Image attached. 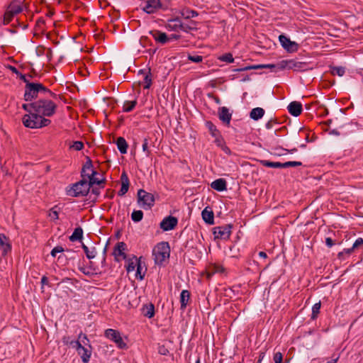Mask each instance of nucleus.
<instances>
[{
    "label": "nucleus",
    "instance_id": "nucleus-25",
    "mask_svg": "<svg viewBox=\"0 0 363 363\" xmlns=\"http://www.w3.org/2000/svg\"><path fill=\"white\" fill-rule=\"evenodd\" d=\"M190 299V292L188 290H182L180 294L181 309L184 310Z\"/></svg>",
    "mask_w": 363,
    "mask_h": 363
},
{
    "label": "nucleus",
    "instance_id": "nucleus-29",
    "mask_svg": "<svg viewBox=\"0 0 363 363\" xmlns=\"http://www.w3.org/2000/svg\"><path fill=\"white\" fill-rule=\"evenodd\" d=\"M92 168H93L92 161L89 157H87L86 161L84 164L82 171H81V177H82V179H84V178L86 179V177H87L86 171H91V169Z\"/></svg>",
    "mask_w": 363,
    "mask_h": 363
},
{
    "label": "nucleus",
    "instance_id": "nucleus-14",
    "mask_svg": "<svg viewBox=\"0 0 363 363\" xmlns=\"http://www.w3.org/2000/svg\"><path fill=\"white\" fill-rule=\"evenodd\" d=\"M218 116L223 124L227 125H230L232 118V113L230 112L229 109L227 107L222 106L218 108Z\"/></svg>",
    "mask_w": 363,
    "mask_h": 363
},
{
    "label": "nucleus",
    "instance_id": "nucleus-16",
    "mask_svg": "<svg viewBox=\"0 0 363 363\" xmlns=\"http://www.w3.org/2000/svg\"><path fill=\"white\" fill-rule=\"evenodd\" d=\"M172 22L174 23V27L175 28H179L180 30L186 33H188L191 30L196 29V22L195 21H191L189 24H186L182 23L178 19H174L172 21Z\"/></svg>",
    "mask_w": 363,
    "mask_h": 363
},
{
    "label": "nucleus",
    "instance_id": "nucleus-43",
    "mask_svg": "<svg viewBox=\"0 0 363 363\" xmlns=\"http://www.w3.org/2000/svg\"><path fill=\"white\" fill-rule=\"evenodd\" d=\"M182 16L186 19H189L197 16L198 13L196 11L187 9L182 12Z\"/></svg>",
    "mask_w": 363,
    "mask_h": 363
},
{
    "label": "nucleus",
    "instance_id": "nucleus-11",
    "mask_svg": "<svg viewBox=\"0 0 363 363\" xmlns=\"http://www.w3.org/2000/svg\"><path fill=\"white\" fill-rule=\"evenodd\" d=\"M38 89L37 83H28L25 86L24 99L30 101L38 96Z\"/></svg>",
    "mask_w": 363,
    "mask_h": 363
},
{
    "label": "nucleus",
    "instance_id": "nucleus-57",
    "mask_svg": "<svg viewBox=\"0 0 363 363\" xmlns=\"http://www.w3.org/2000/svg\"><path fill=\"white\" fill-rule=\"evenodd\" d=\"M354 248H353V247H352L351 248L344 249L342 252H339L338 257H341L344 253L347 255H350L354 251Z\"/></svg>",
    "mask_w": 363,
    "mask_h": 363
},
{
    "label": "nucleus",
    "instance_id": "nucleus-61",
    "mask_svg": "<svg viewBox=\"0 0 363 363\" xmlns=\"http://www.w3.org/2000/svg\"><path fill=\"white\" fill-rule=\"evenodd\" d=\"M220 149L225 152L226 153L227 155H230L232 154V152L231 150H230V148L226 145V144L225 143L221 147Z\"/></svg>",
    "mask_w": 363,
    "mask_h": 363
},
{
    "label": "nucleus",
    "instance_id": "nucleus-35",
    "mask_svg": "<svg viewBox=\"0 0 363 363\" xmlns=\"http://www.w3.org/2000/svg\"><path fill=\"white\" fill-rule=\"evenodd\" d=\"M260 163L267 167L283 168V163L279 162H270L268 160H261Z\"/></svg>",
    "mask_w": 363,
    "mask_h": 363
},
{
    "label": "nucleus",
    "instance_id": "nucleus-60",
    "mask_svg": "<svg viewBox=\"0 0 363 363\" xmlns=\"http://www.w3.org/2000/svg\"><path fill=\"white\" fill-rule=\"evenodd\" d=\"M208 97L212 98L217 104H220L221 103L220 99L218 96H215L213 94H208Z\"/></svg>",
    "mask_w": 363,
    "mask_h": 363
},
{
    "label": "nucleus",
    "instance_id": "nucleus-1",
    "mask_svg": "<svg viewBox=\"0 0 363 363\" xmlns=\"http://www.w3.org/2000/svg\"><path fill=\"white\" fill-rule=\"evenodd\" d=\"M51 123L50 119L44 118L37 112L26 114L23 117V125L30 128H40L48 126Z\"/></svg>",
    "mask_w": 363,
    "mask_h": 363
},
{
    "label": "nucleus",
    "instance_id": "nucleus-46",
    "mask_svg": "<svg viewBox=\"0 0 363 363\" xmlns=\"http://www.w3.org/2000/svg\"><path fill=\"white\" fill-rule=\"evenodd\" d=\"M62 340L65 345H71L74 348L76 347V340H72L69 336H64Z\"/></svg>",
    "mask_w": 363,
    "mask_h": 363
},
{
    "label": "nucleus",
    "instance_id": "nucleus-33",
    "mask_svg": "<svg viewBox=\"0 0 363 363\" xmlns=\"http://www.w3.org/2000/svg\"><path fill=\"white\" fill-rule=\"evenodd\" d=\"M206 126L208 129L212 137L215 138L220 134L216 126L211 121H206Z\"/></svg>",
    "mask_w": 363,
    "mask_h": 363
},
{
    "label": "nucleus",
    "instance_id": "nucleus-44",
    "mask_svg": "<svg viewBox=\"0 0 363 363\" xmlns=\"http://www.w3.org/2000/svg\"><path fill=\"white\" fill-rule=\"evenodd\" d=\"M320 302L315 303L312 307L311 319L314 320L317 318L320 309Z\"/></svg>",
    "mask_w": 363,
    "mask_h": 363
},
{
    "label": "nucleus",
    "instance_id": "nucleus-20",
    "mask_svg": "<svg viewBox=\"0 0 363 363\" xmlns=\"http://www.w3.org/2000/svg\"><path fill=\"white\" fill-rule=\"evenodd\" d=\"M126 250V244L123 242H119L114 247L113 255L117 259L118 257H122L123 259L126 257L124 251Z\"/></svg>",
    "mask_w": 363,
    "mask_h": 363
},
{
    "label": "nucleus",
    "instance_id": "nucleus-58",
    "mask_svg": "<svg viewBox=\"0 0 363 363\" xmlns=\"http://www.w3.org/2000/svg\"><path fill=\"white\" fill-rule=\"evenodd\" d=\"M362 245H363V238H357V239L355 240V242H354V244H353L352 247H353V248H354V249H355V248H357V247H358L361 246Z\"/></svg>",
    "mask_w": 363,
    "mask_h": 363
},
{
    "label": "nucleus",
    "instance_id": "nucleus-36",
    "mask_svg": "<svg viewBox=\"0 0 363 363\" xmlns=\"http://www.w3.org/2000/svg\"><path fill=\"white\" fill-rule=\"evenodd\" d=\"M138 263L139 259H138L136 257H134L133 259H130L126 267L128 272L134 271Z\"/></svg>",
    "mask_w": 363,
    "mask_h": 363
},
{
    "label": "nucleus",
    "instance_id": "nucleus-2",
    "mask_svg": "<svg viewBox=\"0 0 363 363\" xmlns=\"http://www.w3.org/2000/svg\"><path fill=\"white\" fill-rule=\"evenodd\" d=\"M90 189V184H89L88 180L84 178L70 186L67 189V194L72 197L84 196L89 194Z\"/></svg>",
    "mask_w": 363,
    "mask_h": 363
},
{
    "label": "nucleus",
    "instance_id": "nucleus-55",
    "mask_svg": "<svg viewBox=\"0 0 363 363\" xmlns=\"http://www.w3.org/2000/svg\"><path fill=\"white\" fill-rule=\"evenodd\" d=\"M64 251V248L62 246H56L51 251V255L52 257H55L56 255L59 252H62Z\"/></svg>",
    "mask_w": 363,
    "mask_h": 363
},
{
    "label": "nucleus",
    "instance_id": "nucleus-19",
    "mask_svg": "<svg viewBox=\"0 0 363 363\" xmlns=\"http://www.w3.org/2000/svg\"><path fill=\"white\" fill-rule=\"evenodd\" d=\"M288 111L294 116H298L302 112V104L298 101H292L288 106Z\"/></svg>",
    "mask_w": 363,
    "mask_h": 363
},
{
    "label": "nucleus",
    "instance_id": "nucleus-62",
    "mask_svg": "<svg viewBox=\"0 0 363 363\" xmlns=\"http://www.w3.org/2000/svg\"><path fill=\"white\" fill-rule=\"evenodd\" d=\"M91 174L87 173L86 178L90 180V178H95L96 175L98 174L96 170H94L93 168L91 169Z\"/></svg>",
    "mask_w": 363,
    "mask_h": 363
},
{
    "label": "nucleus",
    "instance_id": "nucleus-63",
    "mask_svg": "<svg viewBox=\"0 0 363 363\" xmlns=\"http://www.w3.org/2000/svg\"><path fill=\"white\" fill-rule=\"evenodd\" d=\"M42 286H43L44 285H48L49 286H50V283H49V281H48V279L46 276H43L42 278H41V281H40Z\"/></svg>",
    "mask_w": 363,
    "mask_h": 363
},
{
    "label": "nucleus",
    "instance_id": "nucleus-56",
    "mask_svg": "<svg viewBox=\"0 0 363 363\" xmlns=\"http://www.w3.org/2000/svg\"><path fill=\"white\" fill-rule=\"evenodd\" d=\"M158 352L162 355H167L169 352L164 345H160L158 347Z\"/></svg>",
    "mask_w": 363,
    "mask_h": 363
},
{
    "label": "nucleus",
    "instance_id": "nucleus-7",
    "mask_svg": "<svg viewBox=\"0 0 363 363\" xmlns=\"http://www.w3.org/2000/svg\"><path fill=\"white\" fill-rule=\"evenodd\" d=\"M280 67L283 68V70L289 69L296 72H304L309 69L308 63L295 60H281Z\"/></svg>",
    "mask_w": 363,
    "mask_h": 363
},
{
    "label": "nucleus",
    "instance_id": "nucleus-42",
    "mask_svg": "<svg viewBox=\"0 0 363 363\" xmlns=\"http://www.w3.org/2000/svg\"><path fill=\"white\" fill-rule=\"evenodd\" d=\"M280 67L281 61L277 64H264V69H270L272 72H274L283 70V68H281Z\"/></svg>",
    "mask_w": 363,
    "mask_h": 363
},
{
    "label": "nucleus",
    "instance_id": "nucleus-10",
    "mask_svg": "<svg viewBox=\"0 0 363 363\" xmlns=\"http://www.w3.org/2000/svg\"><path fill=\"white\" fill-rule=\"evenodd\" d=\"M279 40L281 46L289 52H296L298 49V44L291 41L288 37L281 34L279 36Z\"/></svg>",
    "mask_w": 363,
    "mask_h": 363
},
{
    "label": "nucleus",
    "instance_id": "nucleus-32",
    "mask_svg": "<svg viewBox=\"0 0 363 363\" xmlns=\"http://www.w3.org/2000/svg\"><path fill=\"white\" fill-rule=\"evenodd\" d=\"M17 15V13H13V11L9 9L8 7L6 9V11L4 14L3 18V23L4 25L9 24L13 18V17Z\"/></svg>",
    "mask_w": 363,
    "mask_h": 363
},
{
    "label": "nucleus",
    "instance_id": "nucleus-50",
    "mask_svg": "<svg viewBox=\"0 0 363 363\" xmlns=\"http://www.w3.org/2000/svg\"><path fill=\"white\" fill-rule=\"evenodd\" d=\"M214 138H215L214 143L219 147H221L225 143V142L223 138L222 137L221 134H220L219 135L215 137Z\"/></svg>",
    "mask_w": 363,
    "mask_h": 363
},
{
    "label": "nucleus",
    "instance_id": "nucleus-28",
    "mask_svg": "<svg viewBox=\"0 0 363 363\" xmlns=\"http://www.w3.org/2000/svg\"><path fill=\"white\" fill-rule=\"evenodd\" d=\"M264 114V110L262 108H255L250 111V116L255 121L262 118Z\"/></svg>",
    "mask_w": 363,
    "mask_h": 363
},
{
    "label": "nucleus",
    "instance_id": "nucleus-59",
    "mask_svg": "<svg viewBox=\"0 0 363 363\" xmlns=\"http://www.w3.org/2000/svg\"><path fill=\"white\" fill-rule=\"evenodd\" d=\"M37 86H38V93L40 91H43V92L48 93L49 91V89H48L43 84H42L40 83H37Z\"/></svg>",
    "mask_w": 363,
    "mask_h": 363
},
{
    "label": "nucleus",
    "instance_id": "nucleus-45",
    "mask_svg": "<svg viewBox=\"0 0 363 363\" xmlns=\"http://www.w3.org/2000/svg\"><path fill=\"white\" fill-rule=\"evenodd\" d=\"M218 60L223 62L231 63L233 62L234 58L233 57V55L231 53H225V55H221L218 57Z\"/></svg>",
    "mask_w": 363,
    "mask_h": 363
},
{
    "label": "nucleus",
    "instance_id": "nucleus-23",
    "mask_svg": "<svg viewBox=\"0 0 363 363\" xmlns=\"http://www.w3.org/2000/svg\"><path fill=\"white\" fill-rule=\"evenodd\" d=\"M7 7L14 13H20L23 11L22 2L20 0H12Z\"/></svg>",
    "mask_w": 363,
    "mask_h": 363
},
{
    "label": "nucleus",
    "instance_id": "nucleus-34",
    "mask_svg": "<svg viewBox=\"0 0 363 363\" xmlns=\"http://www.w3.org/2000/svg\"><path fill=\"white\" fill-rule=\"evenodd\" d=\"M76 342H79L82 345L89 347L91 348L89 340L88 339L86 335L84 334L82 332L78 335V338L76 340Z\"/></svg>",
    "mask_w": 363,
    "mask_h": 363
},
{
    "label": "nucleus",
    "instance_id": "nucleus-53",
    "mask_svg": "<svg viewBox=\"0 0 363 363\" xmlns=\"http://www.w3.org/2000/svg\"><path fill=\"white\" fill-rule=\"evenodd\" d=\"M55 208L56 206L51 208L49 213V216L54 220L59 218V213L58 211L55 210Z\"/></svg>",
    "mask_w": 363,
    "mask_h": 363
},
{
    "label": "nucleus",
    "instance_id": "nucleus-8",
    "mask_svg": "<svg viewBox=\"0 0 363 363\" xmlns=\"http://www.w3.org/2000/svg\"><path fill=\"white\" fill-rule=\"evenodd\" d=\"M232 227L231 224L215 227L213 232L215 239L228 240L230 236Z\"/></svg>",
    "mask_w": 363,
    "mask_h": 363
},
{
    "label": "nucleus",
    "instance_id": "nucleus-51",
    "mask_svg": "<svg viewBox=\"0 0 363 363\" xmlns=\"http://www.w3.org/2000/svg\"><path fill=\"white\" fill-rule=\"evenodd\" d=\"M188 60L191 61V62H193L199 63V62H202L203 57L201 56V55H189Z\"/></svg>",
    "mask_w": 363,
    "mask_h": 363
},
{
    "label": "nucleus",
    "instance_id": "nucleus-30",
    "mask_svg": "<svg viewBox=\"0 0 363 363\" xmlns=\"http://www.w3.org/2000/svg\"><path fill=\"white\" fill-rule=\"evenodd\" d=\"M141 258L142 257L139 258V263L138 264V265L136 267L137 269H136V274H135L136 278L140 280H143L144 279L146 271H147L146 267H145V269H143V267L142 266Z\"/></svg>",
    "mask_w": 363,
    "mask_h": 363
},
{
    "label": "nucleus",
    "instance_id": "nucleus-37",
    "mask_svg": "<svg viewBox=\"0 0 363 363\" xmlns=\"http://www.w3.org/2000/svg\"><path fill=\"white\" fill-rule=\"evenodd\" d=\"M136 104H137L136 100L126 101L123 104V111L124 112H130L135 107Z\"/></svg>",
    "mask_w": 363,
    "mask_h": 363
},
{
    "label": "nucleus",
    "instance_id": "nucleus-49",
    "mask_svg": "<svg viewBox=\"0 0 363 363\" xmlns=\"http://www.w3.org/2000/svg\"><path fill=\"white\" fill-rule=\"evenodd\" d=\"M84 147V143L82 141H75L72 144V145L70 146V148L74 149V150L79 151L82 150Z\"/></svg>",
    "mask_w": 363,
    "mask_h": 363
},
{
    "label": "nucleus",
    "instance_id": "nucleus-31",
    "mask_svg": "<svg viewBox=\"0 0 363 363\" xmlns=\"http://www.w3.org/2000/svg\"><path fill=\"white\" fill-rule=\"evenodd\" d=\"M83 238V230L81 227L76 228L69 237V240L72 242H74L77 240H81Z\"/></svg>",
    "mask_w": 363,
    "mask_h": 363
},
{
    "label": "nucleus",
    "instance_id": "nucleus-4",
    "mask_svg": "<svg viewBox=\"0 0 363 363\" xmlns=\"http://www.w3.org/2000/svg\"><path fill=\"white\" fill-rule=\"evenodd\" d=\"M57 105L52 101L40 99L35 101V112L43 116L51 117L55 113Z\"/></svg>",
    "mask_w": 363,
    "mask_h": 363
},
{
    "label": "nucleus",
    "instance_id": "nucleus-38",
    "mask_svg": "<svg viewBox=\"0 0 363 363\" xmlns=\"http://www.w3.org/2000/svg\"><path fill=\"white\" fill-rule=\"evenodd\" d=\"M82 249L88 259H93L95 257V256L96 255V251L95 247H93L91 250H89L86 245H85L84 244H82Z\"/></svg>",
    "mask_w": 363,
    "mask_h": 363
},
{
    "label": "nucleus",
    "instance_id": "nucleus-6",
    "mask_svg": "<svg viewBox=\"0 0 363 363\" xmlns=\"http://www.w3.org/2000/svg\"><path fill=\"white\" fill-rule=\"evenodd\" d=\"M155 196L152 194L139 189L138 191V202L146 210L151 209L155 204Z\"/></svg>",
    "mask_w": 363,
    "mask_h": 363
},
{
    "label": "nucleus",
    "instance_id": "nucleus-12",
    "mask_svg": "<svg viewBox=\"0 0 363 363\" xmlns=\"http://www.w3.org/2000/svg\"><path fill=\"white\" fill-rule=\"evenodd\" d=\"M75 349L78 354L81 357L83 363H89L91 355V347L82 345L79 342H76Z\"/></svg>",
    "mask_w": 363,
    "mask_h": 363
},
{
    "label": "nucleus",
    "instance_id": "nucleus-13",
    "mask_svg": "<svg viewBox=\"0 0 363 363\" xmlns=\"http://www.w3.org/2000/svg\"><path fill=\"white\" fill-rule=\"evenodd\" d=\"M178 220L176 217L169 216L165 217L160 223V227L164 231L173 230L177 225Z\"/></svg>",
    "mask_w": 363,
    "mask_h": 363
},
{
    "label": "nucleus",
    "instance_id": "nucleus-27",
    "mask_svg": "<svg viewBox=\"0 0 363 363\" xmlns=\"http://www.w3.org/2000/svg\"><path fill=\"white\" fill-rule=\"evenodd\" d=\"M142 313L144 316L151 318L155 315V306L152 303L145 305L142 308Z\"/></svg>",
    "mask_w": 363,
    "mask_h": 363
},
{
    "label": "nucleus",
    "instance_id": "nucleus-22",
    "mask_svg": "<svg viewBox=\"0 0 363 363\" xmlns=\"http://www.w3.org/2000/svg\"><path fill=\"white\" fill-rule=\"evenodd\" d=\"M203 220L209 225H213L214 223V213L213 211L208 210V207L205 208L202 213Z\"/></svg>",
    "mask_w": 363,
    "mask_h": 363
},
{
    "label": "nucleus",
    "instance_id": "nucleus-52",
    "mask_svg": "<svg viewBox=\"0 0 363 363\" xmlns=\"http://www.w3.org/2000/svg\"><path fill=\"white\" fill-rule=\"evenodd\" d=\"M148 145H149L148 139L145 138L143 140V150L146 153L147 156H149L150 155V151L149 150Z\"/></svg>",
    "mask_w": 363,
    "mask_h": 363
},
{
    "label": "nucleus",
    "instance_id": "nucleus-5",
    "mask_svg": "<svg viewBox=\"0 0 363 363\" xmlns=\"http://www.w3.org/2000/svg\"><path fill=\"white\" fill-rule=\"evenodd\" d=\"M141 9L147 14H154L162 10L167 9V4L165 0H146L144 6H140Z\"/></svg>",
    "mask_w": 363,
    "mask_h": 363
},
{
    "label": "nucleus",
    "instance_id": "nucleus-26",
    "mask_svg": "<svg viewBox=\"0 0 363 363\" xmlns=\"http://www.w3.org/2000/svg\"><path fill=\"white\" fill-rule=\"evenodd\" d=\"M116 145H117V147H118L119 152L121 154L127 153L128 145L124 138H123V137L118 138L117 140H116Z\"/></svg>",
    "mask_w": 363,
    "mask_h": 363
},
{
    "label": "nucleus",
    "instance_id": "nucleus-39",
    "mask_svg": "<svg viewBox=\"0 0 363 363\" xmlns=\"http://www.w3.org/2000/svg\"><path fill=\"white\" fill-rule=\"evenodd\" d=\"M330 69V72L333 75L342 77L345 73V68L343 67H331Z\"/></svg>",
    "mask_w": 363,
    "mask_h": 363
},
{
    "label": "nucleus",
    "instance_id": "nucleus-48",
    "mask_svg": "<svg viewBox=\"0 0 363 363\" xmlns=\"http://www.w3.org/2000/svg\"><path fill=\"white\" fill-rule=\"evenodd\" d=\"M22 108L29 113H33L35 111V102L30 104H23Z\"/></svg>",
    "mask_w": 363,
    "mask_h": 363
},
{
    "label": "nucleus",
    "instance_id": "nucleus-40",
    "mask_svg": "<svg viewBox=\"0 0 363 363\" xmlns=\"http://www.w3.org/2000/svg\"><path fill=\"white\" fill-rule=\"evenodd\" d=\"M106 182V179H99L98 178H90V180H88L89 184H90V188H91L94 184H97L101 186V188H104V184Z\"/></svg>",
    "mask_w": 363,
    "mask_h": 363
},
{
    "label": "nucleus",
    "instance_id": "nucleus-21",
    "mask_svg": "<svg viewBox=\"0 0 363 363\" xmlns=\"http://www.w3.org/2000/svg\"><path fill=\"white\" fill-rule=\"evenodd\" d=\"M211 186L218 191H223L227 189V182L224 179H218L211 183Z\"/></svg>",
    "mask_w": 363,
    "mask_h": 363
},
{
    "label": "nucleus",
    "instance_id": "nucleus-24",
    "mask_svg": "<svg viewBox=\"0 0 363 363\" xmlns=\"http://www.w3.org/2000/svg\"><path fill=\"white\" fill-rule=\"evenodd\" d=\"M138 73L144 75V79L143 82V83L144 84L143 88L149 89L152 84L150 69H149L148 72H146L143 69H140Z\"/></svg>",
    "mask_w": 363,
    "mask_h": 363
},
{
    "label": "nucleus",
    "instance_id": "nucleus-54",
    "mask_svg": "<svg viewBox=\"0 0 363 363\" xmlns=\"http://www.w3.org/2000/svg\"><path fill=\"white\" fill-rule=\"evenodd\" d=\"M274 363H282L283 354L280 352H277L274 355Z\"/></svg>",
    "mask_w": 363,
    "mask_h": 363
},
{
    "label": "nucleus",
    "instance_id": "nucleus-9",
    "mask_svg": "<svg viewBox=\"0 0 363 363\" xmlns=\"http://www.w3.org/2000/svg\"><path fill=\"white\" fill-rule=\"evenodd\" d=\"M105 335L107 338L113 341L119 348L124 349L127 347V345L123 342L118 331L113 329H107L105 331Z\"/></svg>",
    "mask_w": 363,
    "mask_h": 363
},
{
    "label": "nucleus",
    "instance_id": "nucleus-64",
    "mask_svg": "<svg viewBox=\"0 0 363 363\" xmlns=\"http://www.w3.org/2000/svg\"><path fill=\"white\" fill-rule=\"evenodd\" d=\"M325 244L328 247H331L335 244V242L331 238H326Z\"/></svg>",
    "mask_w": 363,
    "mask_h": 363
},
{
    "label": "nucleus",
    "instance_id": "nucleus-3",
    "mask_svg": "<svg viewBox=\"0 0 363 363\" xmlns=\"http://www.w3.org/2000/svg\"><path fill=\"white\" fill-rule=\"evenodd\" d=\"M170 247L167 242H161L158 243L152 250L155 263L161 265L169 257Z\"/></svg>",
    "mask_w": 363,
    "mask_h": 363
},
{
    "label": "nucleus",
    "instance_id": "nucleus-18",
    "mask_svg": "<svg viewBox=\"0 0 363 363\" xmlns=\"http://www.w3.org/2000/svg\"><path fill=\"white\" fill-rule=\"evenodd\" d=\"M0 247L2 250L3 256H6V254L11 250V245L9 242V239L3 233H0Z\"/></svg>",
    "mask_w": 363,
    "mask_h": 363
},
{
    "label": "nucleus",
    "instance_id": "nucleus-15",
    "mask_svg": "<svg viewBox=\"0 0 363 363\" xmlns=\"http://www.w3.org/2000/svg\"><path fill=\"white\" fill-rule=\"evenodd\" d=\"M150 34L155 40L162 45H164L169 41V36L164 32L158 30H152L150 31Z\"/></svg>",
    "mask_w": 363,
    "mask_h": 363
},
{
    "label": "nucleus",
    "instance_id": "nucleus-47",
    "mask_svg": "<svg viewBox=\"0 0 363 363\" xmlns=\"http://www.w3.org/2000/svg\"><path fill=\"white\" fill-rule=\"evenodd\" d=\"M301 165H302V162H301L289 161V162H286L283 163V168L295 167H299Z\"/></svg>",
    "mask_w": 363,
    "mask_h": 363
},
{
    "label": "nucleus",
    "instance_id": "nucleus-41",
    "mask_svg": "<svg viewBox=\"0 0 363 363\" xmlns=\"http://www.w3.org/2000/svg\"><path fill=\"white\" fill-rule=\"evenodd\" d=\"M143 218V212L140 210H134L131 214V218L134 222H140Z\"/></svg>",
    "mask_w": 363,
    "mask_h": 363
},
{
    "label": "nucleus",
    "instance_id": "nucleus-17",
    "mask_svg": "<svg viewBox=\"0 0 363 363\" xmlns=\"http://www.w3.org/2000/svg\"><path fill=\"white\" fill-rule=\"evenodd\" d=\"M121 189L118 192V195L120 196H124L128 191L129 185H130V181L129 178L125 173V172H123L121 174Z\"/></svg>",
    "mask_w": 363,
    "mask_h": 363
}]
</instances>
